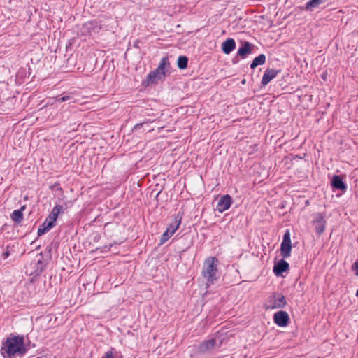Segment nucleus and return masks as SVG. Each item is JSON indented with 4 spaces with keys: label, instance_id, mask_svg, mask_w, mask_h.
<instances>
[{
    "label": "nucleus",
    "instance_id": "f257e3e1",
    "mask_svg": "<svg viewBox=\"0 0 358 358\" xmlns=\"http://www.w3.org/2000/svg\"><path fill=\"white\" fill-rule=\"evenodd\" d=\"M27 351L24 337L18 335L8 337L1 348V354L4 358H13L15 355L22 356Z\"/></svg>",
    "mask_w": 358,
    "mask_h": 358
},
{
    "label": "nucleus",
    "instance_id": "f03ea898",
    "mask_svg": "<svg viewBox=\"0 0 358 358\" xmlns=\"http://www.w3.org/2000/svg\"><path fill=\"white\" fill-rule=\"evenodd\" d=\"M218 260L215 257H208L203 263L202 275L207 282V285H213L217 280V263Z\"/></svg>",
    "mask_w": 358,
    "mask_h": 358
},
{
    "label": "nucleus",
    "instance_id": "7ed1b4c3",
    "mask_svg": "<svg viewBox=\"0 0 358 358\" xmlns=\"http://www.w3.org/2000/svg\"><path fill=\"white\" fill-rule=\"evenodd\" d=\"M287 304L285 297L282 294H275L271 296L266 304V309L282 308Z\"/></svg>",
    "mask_w": 358,
    "mask_h": 358
},
{
    "label": "nucleus",
    "instance_id": "20e7f679",
    "mask_svg": "<svg viewBox=\"0 0 358 358\" xmlns=\"http://www.w3.org/2000/svg\"><path fill=\"white\" fill-rule=\"evenodd\" d=\"M313 224L317 235L323 234L326 227L324 216L321 213L316 214L313 221Z\"/></svg>",
    "mask_w": 358,
    "mask_h": 358
},
{
    "label": "nucleus",
    "instance_id": "39448f33",
    "mask_svg": "<svg viewBox=\"0 0 358 358\" xmlns=\"http://www.w3.org/2000/svg\"><path fill=\"white\" fill-rule=\"evenodd\" d=\"M289 320V315L287 312L280 310L273 315L274 322L279 327H284L287 326Z\"/></svg>",
    "mask_w": 358,
    "mask_h": 358
},
{
    "label": "nucleus",
    "instance_id": "423d86ee",
    "mask_svg": "<svg viewBox=\"0 0 358 358\" xmlns=\"http://www.w3.org/2000/svg\"><path fill=\"white\" fill-rule=\"evenodd\" d=\"M231 197L229 194L222 196L216 206V210L220 213L228 210L231 204Z\"/></svg>",
    "mask_w": 358,
    "mask_h": 358
},
{
    "label": "nucleus",
    "instance_id": "0eeeda50",
    "mask_svg": "<svg viewBox=\"0 0 358 358\" xmlns=\"http://www.w3.org/2000/svg\"><path fill=\"white\" fill-rule=\"evenodd\" d=\"M280 72V70L268 68L264 73L261 82L262 85L266 86L268 85Z\"/></svg>",
    "mask_w": 358,
    "mask_h": 358
},
{
    "label": "nucleus",
    "instance_id": "6e6552de",
    "mask_svg": "<svg viewBox=\"0 0 358 358\" xmlns=\"http://www.w3.org/2000/svg\"><path fill=\"white\" fill-rule=\"evenodd\" d=\"M289 265L285 259H282L275 263L273 271L276 276H280L282 273L289 269Z\"/></svg>",
    "mask_w": 358,
    "mask_h": 358
},
{
    "label": "nucleus",
    "instance_id": "1a4fd4ad",
    "mask_svg": "<svg viewBox=\"0 0 358 358\" xmlns=\"http://www.w3.org/2000/svg\"><path fill=\"white\" fill-rule=\"evenodd\" d=\"M331 184L334 189L343 192H345L347 190V185L343 182V177L341 176L334 175L331 179Z\"/></svg>",
    "mask_w": 358,
    "mask_h": 358
},
{
    "label": "nucleus",
    "instance_id": "9d476101",
    "mask_svg": "<svg viewBox=\"0 0 358 358\" xmlns=\"http://www.w3.org/2000/svg\"><path fill=\"white\" fill-rule=\"evenodd\" d=\"M182 218V215L180 212L173 215V221L169 224L166 229V230L169 231L171 234H173L179 228L181 224Z\"/></svg>",
    "mask_w": 358,
    "mask_h": 358
},
{
    "label": "nucleus",
    "instance_id": "9b49d317",
    "mask_svg": "<svg viewBox=\"0 0 358 358\" xmlns=\"http://www.w3.org/2000/svg\"><path fill=\"white\" fill-rule=\"evenodd\" d=\"M216 345V340L215 338H210L209 340L202 342L199 347V351L201 353H206L210 352L215 348Z\"/></svg>",
    "mask_w": 358,
    "mask_h": 358
},
{
    "label": "nucleus",
    "instance_id": "f8f14e48",
    "mask_svg": "<svg viewBox=\"0 0 358 358\" xmlns=\"http://www.w3.org/2000/svg\"><path fill=\"white\" fill-rule=\"evenodd\" d=\"M235 48L236 42L233 38H227L222 44V50L226 55H229L231 52Z\"/></svg>",
    "mask_w": 358,
    "mask_h": 358
},
{
    "label": "nucleus",
    "instance_id": "ddd939ff",
    "mask_svg": "<svg viewBox=\"0 0 358 358\" xmlns=\"http://www.w3.org/2000/svg\"><path fill=\"white\" fill-rule=\"evenodd\" d=\"M252 45L250 43L245 41L243 45L238 48L237 55L241 58H245L248 55L252 52Z\"/></svg>",
    "mask_w": 358,
    "mask_h": 358
},
{
    "label": "nucleus",
    "instance_id": "4468645a",
    "mask_svg": "<svg viewBox=\"0 0 358 358\" xmlns=\"http://www.w3.org/2000/svg\"><path fill=\"white\" fill-rule=\"evenodd\" d=\"M327 0H309L306 3L305 10L306 11H313L318 8L321 4L326 3Z\"/></svg>",
    "mask_w": 358,
    "mask_h": 358
},
{
    "label": "nucleus",
    "instance_id": "2eb2a0df",
    "mask_svg": "<svg viewBox=\"0 0 358 358\" xmlns=\"http://www.w3.org/2000/svg\"><path fill=\"white\" fill-rule=\"evenodd\" d=\"M25 209V206H23L19 210H15L11 214V219L17 223H20L23 220L22 211Z\"/></svg>",
    "mask_w": 358,
    "mask_h": 358
},
{
    "label": "nucleus",
    "instance_id": "dca6fc26",
    "mask_svg": "<svg viewBox=\"0 0 358 358\" xmlns=\"http://www.w3.org/2000/svg\"><path fill=\"white\" fill-rule=\"evenodd\" d=\"M281 255L283 258H287L290 257L292 251L291 243H281L280 245Z\"/></svg>",
    "mask_w": 358,
    "mask_h": 358
},
{
    "label": "nucleus",
    "instance_id": "f3484780",
    "mask_svg": "<svg viewBox=\"0 0 358 358\" xmlns=\"http://www.w3.org/2000/svg\"><path fill=\"white\" fill-rule=\"evenodd\" d=\"M266 62V55L264 54H260L256 57L250 64L252 69H255L259 65H263Z\"/></svg>",
    "mask_w": 358,
    "mask_h": 358
},
{
    "label": "nucleus",
    "instance_id": "a211bd4d",
    "mask_svg": "<svg viewBox=\"0 0 358 358\" xmlns=\"http://www.w3.org/2000/svg\"><path fill=\"white\" fill-rule=\"evenodd\" d=\"M52 228V224L51 222L48 224L47 222H43V223L39 227L38 229L37 234L38 236L44 234L45 233L49 231Z\"/></svg>",
    "mask_w": 358,
    "mask_h": 358
},
{
    "label": "nucleus",
    "instance_id": "6ab92c4d",
    "mask_svg": "<svg viewBox=\"0 0 358 358\" xmlns=\"http://www.w3.org/2000/svg\"><path fill=\"white\" fill-rule=\"evenodd\" d=\"M188 57L181 55L178 58L177 66L180 69H185L187 67Z\"/></svg>",
    "mask_w": 358,
    "mask_h": 358
},
{
    "label": "nucleus",
    "instance_id": "aec40b11",
    "mask_svg": "<svg viewBox=\"0 0 358 358\" xmlns=\"http://www.w3.org/2000/svg\"><path fill=\"white\" fill-rule=\"evenodd\" d=\"M161 78H159V76H157L155 73L151 71L148 73L146 78V85H149L150 84L156 83Z\"/></svg>",
    "mask_w": 358,
    "mask_h": 358
},
{
    "label": "nucleus",
    "instance_id": "412c9836",
    "mask_svg": "<svg viewBox=\"0 0 358 358\" xmlns=\"http://www.w3.org/2000/svg\"><path fill=\"white\" fill-rule=\"evenodd\" d=\"M45 266L46 265L43 260V257L41 256V258L37 260V263L36 264V275H40L42 273V271L45 269Z\"/></svg>",
    "mask_w": 358,
    "mask_h": 358
},
{
    "label": "nucleus",
    "instance_id": "4be33fe9",
    "mask_svg": "<svg viewBox=\"0 0 358 358\" xmlns=\"http://www.w3.org/2000/svg\"><path fill=\"white\" fill-rule=\"evenodd\" d=\"M169 67L170 62L169 61L168 57H162L158 65V70L166 71V69H168Z\"/></svg>",
    "mask_w": 358,
    "mask_h": 358
},
{
    "label": "nucleus",
    "instance_id": "5701e85b",
    "mask_svg": "<svg viewBox=\"0 0 358 358\" xmlns=\"http://www.w3.org/2000/svg\"><path fill=\"white\" fill-rule=\"evenodd\" d=\"M64 208L62 205H56L51 212L50 213L49 215L53 217V219H55L57 220L59 214L63 211Z\"/></svg>",
    "mask_w": 358,
    "mask_h": 358
},
{
    "label": "nucleus",
    "instance_id": "b1692460",
    "mask_svg": "<svg viewBox=\"0 0 358 358\" xmlns=\"http://www.w3.org/2000/svg\"><path fill=\"white\" fill-rule=\"evenodd\" d=\"M72 99V96H69V95H65V96H57L55 98V102L57 103H62V102H64V101H70Z\"/></svg>",
    "mask_w": 358,
    "mask_h": 358
},
{
    "label": "nucleus",
    "instance_id": "393cba45",
    "mask_svg": "<svg viewBox=\"0 0 358 358\" xmlns=\"http://www.w3.org/2000/svg\"><path fill=\"white\" fill-rule=\"evenodd\" d=\"M173 234H171L169 231L166 230V231L163 234L162 237L161 238V243H163L166 241Z\"/></svg>",
    "mask_w": 358,
    "mask_h": 358
},
{
    "label": "nucleus",
    "instance_id": "a878e982",
    "mask_svg": "<svg viewBox=\"0 0 358 358\" xmlns=\"http://www.w3.org/2000/svg\"><path fill=\"white\" fill-rule=\"evenodd\" d=\"M282 243H291L290 234L289 231H287L284 234Z\"/></svg>",
    "mask_w": 358,
    "mask_h": 358
},
{
    "label": "nucleus",
    "instance_id": "bb28decb",
    "mask_svg": "<svg viewBox=\"0 0 358 358\" xmlns=\"http://www.w3.org/2000/svg\"><path fill=\"white\" fill-rule=\"evenodd\" d=\"M152 72L155 73L157 76H159V78L161 79L165 76L166 71H163L161 70H158V67L154 70Z\"/></svg>",
    "mask_w": 358,
    "mask_h": 358
},
{
    "label": "nucleus",
    "instance_id": "cd10ccee",
    "mask_svg": "<svg viewBox=\"0 0 358 358\" xmlns=\"http://www.w3.org/2000/svg\"><path fill=\"white\" fill-rule=\"evenodd\" d=\"M44 222H47L48 224H50V222H51L52 224V227H54L55 226L56 220L53 219V217H52L51 216H50L48 215V216L47 217V218L45 219V220Z\"/></svg>",
    "mask_w": 358,
    "mask_h": 358
},
{
    "label": "nucleus",
    "instance_id": "c85d7f7f",
    "mask_svg": "<svg viewBox=\"0 0 358 358\" xmlns=\"http://www.w3.org/2000/svg\"><path fill=\"white\" fill-rule=\"evenodd\" d=\"M102 358H115V357L113 355V351L108 350L105 352V354Z\"/></svg>",
    "mask_w": 358,
    "mask_h": 358
},
{
    "label": "nucleus",
    "instance_id": "c756f323",
    "mask_svg": "<svg viewBox=\"0 0 358 358\" xmlns=\"http://www.w3.org/2000/svg\"><path fill=\"white\" fill-rule=\"evenodd\" d=\"M352 268L355 271V275L358 276V259L352 264Z\"/></svg>",
    "mask_w": 358,
    "mask_h": 358
},
{
    "label": "nucleus",
    "instance_id": "7c9ffc66",
    "mask_svg": "<svg viewBox=\"0 0 358 358\" xmlns=\"http://www.w3.org/2000/svg\"><path fill=\"white\" fill-rule=\"evenodd\" d=\"M56 187H57V190H59V191H62V187H59V184H55L54 185H52V186H51V187H50V189H55V188Z\"/></svg>",
    "mask_w": 358,
    "mask_h": 358
},
{
    "label": "nucleus",
    "instance_id": "2f4dec72",
    "mask_svg": "<svg viewBox=\"0 0 358 358\" xmlns=\"http://www.w3.org/2000/svg\"><path fill=\"white\" fill-rule=\"evenodd\" d=\"M10 255V252L7 250L5 252L2 254V257L3 259H6Z\"/></svg>",
    "mask_w": 358,
    "mask_h": 358
},
{
    "label": "nucleus",
    "instance_id": "473e14b6",
    "mask_svg": "<svg viewBox=\"0 0 358 358\" xmlns=\"http://www.w3.org/2000/svg\"><path fill=\"white\" fill-rule=\"evenodd\" d=\"M142 126H143V124H137L136 125H135L134 129L141 128Z\"/></svg>",
    "mask_w": 358,
    "mask_h": 358
},
{
    "label": "nucleus",
    "instance_id": "72a5a7b5",
    "mask_svg": "<svg viewBox=\"0 0 358 358\" xmlns=\"http://www.w3.org/2000/svg\"><path fill=\"white\" fill-rule=\"evenodd\" d=\"M111 247V245H110V247L108 248V250H105L106 252L108 251V250H110V248Z\"/></svg>",
    "mask_w": 358,
    "mask_h": 358
},
{
    "label": "nucleus",
    "instance_id": "f704fd0d",
    "mask_svg": "<svg viewBox=\"0 0 358 358\" xmlns=\"http://www.w3.org/2000/svg\"><path fill=\"white\" fill-rule=\"evenodd\" d=\"M356 296H358V289L356 292Z\"/></svg>",
    "mask_w": 358,
    "mask_h": 358
},
{
    "label": "nucleus",
    "instance_id": "c9c22d12",
    "mask_svg": "<svg viewBox=\"0 0 358 358\" xmlns=\"http://www.w3.org/2000/svg\"><path fill=\"white\" fill-rule=\"evenodd\" d=\"M37 358H41V357H37Z\"/></svg>",
    "mask_w": 358,
    "mask_h": 358
}]
</instances>
